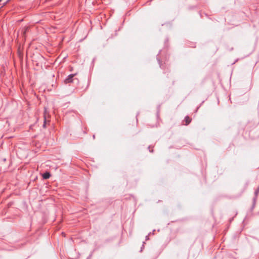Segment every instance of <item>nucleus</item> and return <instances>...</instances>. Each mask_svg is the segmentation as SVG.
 <instances>
[{"instance_id":"1","label":"nucleus","mask_w":259,"mask_h":259,"mask_svg":"<svg viewBox=\"0 0 259 259\" xmlns=\"http://www.w3.org/2000/svg\"><path fill=\"white\" fill-rule=\"evenodd\" d=\"M74 74H71L68 76L67 78L65 80L66 83H70L73 81V77L74 76Z\"/></svg>"},{"instance_id":"2","label":"nucleus","mask_w":259,"mask_h":259,"mask_svg":"<svg viewBox=\"0 0 259 259\" xmlns=\"http://www.w3.org/2000/svg\"><path fill=\"white\" fill-rule=\"evenodd\" d=\"M184 121H185V124L186 125H188L191 122V119L188 116H186L185 117Z\"/></svg>"},{"instance_id":"3","label":"nucleus","mask_w":259,"mask_h":259,"mask_svg":"<svg viewBox=\"0 0 259 259\" xmlns=\"http://www.w3.org/2000/svg\"><path fill=\"white\" fill-rule=\"evenodd\" d=\"M51 177V174L49 172H46L43 174L42 177L44 179H48Z\"/></svg>"},{"instance_id":"4","label":"nucleus","mask_w":259,"mask_h":259,"mask_svg":"<svg viewBox=\"0 0 259 259\" xmlns=\"http://www.w3.org/2000/svg\"><path fill=\"white\" fill-rule=\"evenodd\" d=\"M47 109L45 108V112H44V127H45L46 126V120H47Z\"/></svg>"},{"instance_id":"5","label":"nucleus","mask_w":259,"mask_h":259,"mask_svg":"<svg viewBox=\"0 0 259 259\" xmlns=\"http://www.w3.org/2000/svg\"><path fill=\"white\" fill-rule=\"evenodd\" d=\"M258 193H259V187H258V188L254 192V195H255V197L253 198L254 202H255V201L256 197H257Z\"/></svg>"},{"instance_id":"6","label":"nucleus","mask_w":259,"mask_h":259,"mask_svg":"<svg viewBox=\"0 0 259 259\" xmlns=\"http://www.w3.org/2000/svg\"><path fill=\"white\" fill-rule=\"evenodd\" d=\"M151 233H151V232H150V233H149V234H148V235H147V236H146V240H149V236Z\"/></svg>"},{"instance_id":"7","label":"nucleus","mask_w":259,"mask_h":259,"mask_svg":"<svg viewBox=\"0 0 259 259\" xmlns=\"http://www.w3.org/2000/svg\"><path fill=\"white\" fill-rule=\"evenodd\" d=\"M10 0H7L5 3L3 4V6L5 5L7 3H8Z\"/></svg>"},{"instance_id":"8","label":"nucleus","mask_w":259,"mask_h":259,"mask_svg":"<svg viewBox=\"0 0 259 259\" xmlns=\"http://www.w3.org/2000/svg\"><path fill=\"white\" fill-rule=\"evenodd\" d=\"M151 147H150V146H148V149L149 150V151H150V152H152V151H153V150H152H152H151Z\"/></svg>"},{"instance_id":"9","label":"nucleus","mask_w":259,"mask_h":259,"mask_svg":"<svg viewBox=\"0 0 259 259\" xmlns=\"http://www.w3.org/2000/svg\"><path fill=\"white\" fill-rule=\"evenodd\" d=\"M27 29V28H26V30L23 32V34H24L26 33Z\"/></svg>"},{"instance_id":"10","label":"nucleus","mask_w":259,"mask_h":259,"mask_svg":"<svg viewBox=\"0 0 259 259\" xmlns=\"http://www.w3.org/2000/svg\"><path fill=\"white\" fill-rule=\"evenodd\" d=\"M144 243H145V242H143V245H142V247L141 250L142 249V248H143Z\"/></svg>"},{"instance_id":"11","label":"nucleus","mask_w":259,"mask_h":259,"mask_svg":"<svg viewBox=\"0 0 259 259\" xmlns=\"http://www.w3.org/2000/svg\"><path fill=\"white\" fill-rule=\"evenodd\" d=\"M3 1V0H0V3H1L2 1Z\"/></svg>"}]
</instances>
